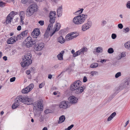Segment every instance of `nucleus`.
Instances as JSON below:
<instances>
[{"instance_id":"21","label":"nucleus","mask_w":130,"mask_h":130,"mask_svg":"<svg viewBox=\"0 0 130 130\" xmlns=\"http://www.w3.org/2000/svg\"><path fill=\"white\" fill-rule=\"evenodd\" d=\"M124 84L127 88H129L128 87V85L129 84H130V78L126 79L124 81Z\"/></svg>"},{"instance_id":"43","label":"nucleus","mask_w":130,"mask_h":130,"mask_svg":"<svg viewBox=\"0 0 130 130\" xmlns=\"http://www.w3.org/2000/svg\"><path fill=\"white\" fill-rule=\"evenodd\" d=\"M118 28L120 29H121L123 28V25L122 24L120 23L118 24Z\"/></svg>"},{"instance_id":"25","label":"nucleus","mask_w":130,"mask_h":130,"mask_svg":"<svg viewBox=\"0 0 130 130\" xmlns=\"http://www.w3.org/2000/svg\"><path fill=\"white\" fill-rule=\"evenodd\" d=\"M19 13L21 19L22 20L23 19V18H24L25 15V12L23 11H21Z\"/></svg>"},{"instance_id":"41","label":"nucleus","mask_w":130,"mask_h":130,"mask_svg":"<svg viewBox=\"0 0 130 130\" xmlns=\"http://www.w3.org/2000/svg\"><path fill=\"white\" fill-rule=\"evenodd\" d=\"M29 0H21V2L23 4H25L27 3Z\"/></svg>"},{"instance_id":"53","label":"nucleus","mask_w":130,"mask_h":130,"mask_svg":"<svg viewBox=\"0 0 130 130\" xmlns=\"http://www.w3.org/2000/svg\"><path fill=\"white\" fill-rule=\"evenodd\" d=\"M28 32V31L27 30H25L24 31L22 32V33L26 35L27 34Z\"/></svg>"},{"instance_id":"59","label":"nucleus","mask_w":130,"mask_h":130,"mask_svg":"<svg viewBox=\"0 0 130 130\" xmlns=\"http://www.w3.org/2000/svg\"><path fill=\"white\" fill-rule=\"evenodd\" d=\"M30 73V71L29 70H28L26 71V74L27 75H29Z\"/></svg>"},{"instance_id":"33","label":"nucleus","mask_w":130,"mask_h":130,"mask_svg":"<svg viewBox=\"0 0 130 130\" xmlns=\"http://www.w3.org/2000/svg\"><path fill=\"white\" fill-rule=\"evenodd\" d=\"M121 75V72H118L115 75V77L116 78H118Z\"/></svg>"},{"instance_id":"54","label":"nucleus","mask_w":130,"mask_h":130,"mask_svg":"<svg viewBox=\"0 0 130 130\" xmlns=\"http://www.w3.org/2000/svg\"><path fill=\"white\" fill-rule=\"evenodd\" d=\"M3 58L5 61H6L7 60V57L6 56H4L3 57Z\"/></svg>"},{"instance_id":"14","label":"nucleus","mask_w":130,"mask_h":130,"mask_svg":"<svg viewBox=\"0 0 130 130\" xmlns=\"http://www.w3.org/2000/svg\"><path fill=\"white\" fill-rule=\"evenodd\" d=\"M40 30L39 29H37L34 30L31 33V36L32 37L34 38L35 39H37V38L39 34Z\"/></svg>"},{"instance_id":"13","label":"nucleus","mask_w":130,"mask_h":130,"mask_svg":"<svg viewBox=\"0 0 130 130\" xmlns=\"http://www.w3.org/2000/svg\"><path fill=\"white\" fill-rule=\"evenodd\" d=\"M69 102L66 101H63L61 102L59 105V106L60 108H63V109H66L68 108V104Z\"/></svg>"},{"instance_id":"56","label":"nucleus","mask_w":130,"mask_h":130,"mask_svg":"<svg viewBox=\"0 0 130 130\" xmlns=\"http://www.w3.org/2000/svg\"><path fill=\"white\" fill-rule=\"evenodd\" d=\"M44 120V118L43 117H40V121L41 122L43 121Z\"/></svg>"},{"instance_id":"51","label":"nucleus","mask_w":130,"mask_h":130,"mask_svg":"<svg viewBox=\"0 0 130 130\" xmlns=\"http://www.w3.org/2000/svg\"><path fill=\"white\" fill-rule=\"evenodd\" d=\"M44 86V85L43 83H41L39 85V87L40 88H41L42 87Z\"/></svg>"},{"instance_id":"62","label":"nucleus","mask_w":130,"mask_h":130,"mask_svg":"<svg viewBox=\"0 0 130 130\" xmlns=\"http://www.w3.org/2000/svg\"><path fill=\"white\" fill-rule=\"evenodd\" d=\"M54 67L55 69H56L59 67V65L58 64L56 65H55Z\"/></svg>"},{"instance_id":"47","label":"nucleus","mask_w":130,"mask_h":130,"mask_svg":"<svg viewBox=\"0 0 130 130\" xmlns=\"http://www.w3.org/2000/svg\"><path fill=\"white\" fill-rule=\"evenodd\" d=\"M62 6H61L59 7L57 9V11H62Z\"/></svg>"},{"instance_id":"64","label":"nucleus","mask_w":130,"mask_h":130,"mask_svg":"<svg viewBox=\"0 0 130 130\" xmlns=\"http://www.w3.org/2000/svg\"><path fill=\"white\" fill-rule=\"evenodd\" d=\"M42 130H47V129L46 127H44L42 129Z\"/></svg>"},{"instance_id":"23","label":"nucleus","mask_w":130,"mask_h":130,"mask_svg":"<svg viewBox=\"0 0 130 130\" xmlns=\"http://www.w3.org/2000/svg\"><path fill=\"white\" fill-rule=\"evenodd\" d=\"M13 18L10 16L8 15L6 18V22L7 24H8L9 23H10L11 22V20H12Z\"/></svg>"},{"instance_id":"40","label":"nucleus","mask_w":130,"mask_h":130,"mask_svg":"<svg viewBox=\"0 0 130 130\" xmlns=\"http://www.w3.org/2000/svg\"><path fill=\"white\" fill-rule=\"evenodd\" d=\"M57 14L58 17H60L61 15L62 11H57Z\"/></svg>"},{"instance_id":"17","label":"nucleus","mask_w":130,"mask_h":130,"mask_svg":"<svg viewBox=\"0 0 130 130\" xmlns=\"http://www.w3.org/2000/svg\"><path fill=\"white\" fill-rule=\"evenodd\" d=\"M15 37L13 36L8 39L7 41V43L9 44H12L16 42Z\"/></svg>"},{"instance_id":"32","label":"nucleus","mask_w":130,"mask_h":130,"mask_svg":"<svg viewBox=\"0 0 130 130\" xmlns=\"http://www.w3.org/2000/svg\"><path fill=\"white\" fill-rule=\"evenodd\" d=\"M21 38H23L20 34L18 35L16 37H15V38L16 40H17L18 39H21Z\"/></svg>"},{"instance_id":"3","label":"nucleus","mask_w":130,"mask_h":130,"mask_svg":"<svg viewBox=\"0 0 130 130\" xmlns=\"http://www.w3.org/2000/svg\"><path fill=\"white\" fill-rule=\"evenodd\" d=\"M31 55L30 54L25 55L22 58V62L21 63L22 67H24L29 66L31 63Z\"/></svg>"},{"instance_id":"9","label":"nucleus","mask_w":130,"mask_h":130,"mask_svg":"<svg viewBox=\"0 0 130 130\" xmlns=\"http://www.w3.org/2000/svg\"><path fill=\"white\" fill-rule=\"evenodd\" d=\"M56 12L55 11H51L49 13V17L50 18V24H53L54 23L55 21Z\"/></svg>"},{"instance_id":"22","label":"nucleus","mask_w":130,"mask_h":130,"mask_svg":"<svg viewBox=\"0 0 130 130\" xmlns=\"http://www.w3.org/2000/svg\"><path fill=\"white\" fill-rule=\"evenodd\" d=\"M30 91L27 87L22 90V92L23 93H27Z\"/></svg>"},{"instance_id":"29","label":"nucleus","mask_w":130,"mask_h":130,"mask_svg":"<svg viewBox=\"0 0 130 130\" xmlns=\"http://www.w3.org/2000/svg\"><path fill=\"white\" fill-rule=\"evenodd\" d=\"M126 56V52H122L121 54V57H120L119 59H120L121 58L125 57Z\"/></svg>"},{"instance_id":"16","label":"nucleus","mask_w":130,"mask_h":130,"mask_svg":"<svg viewBox=\"0 0 130 130\" xmlns=\"http://www.w3.org/2000/svg\"><path fill=\"white\" fill-rule=\"evenodd\" d=\"M85 89L84 87L83 88L81 86L80 87L75 90V93L76 94L81 93L84 91Z\"/></svg>"},{"instance_id":"5","label":"nucleus","mask_w":130,"mask_h":130,"mask_svg":"<svg viewBox=\"0 0 130 130\" xmlns=\"http://www.w3.org/2000/svg\"><path fill=\"white\" fill-rule=\"evenodd\" d=\"M38 6L35 4H32L29 5L27 8L26 14L27 17L32 15L34 13L37 11Z\"/></svg>"},{"instance_id":"4","label":"nucleus","mask_w":130,"mask_h":130,"mask_svg":"<svg viewBox=\"0 0 130 130\" xmlns=\"http://www.w3.org/2000/svg\"><path fill=\"white\" fill-rule=\"evenodd\" d=\"M87 17V15L86 14H81L74 17L73 20V21L75 24H81L84 22Z\"/></svg>"},{"instance_id":"35","label":"nucleus","mask_w":130,"mask_h":130,"mask_svg":"<svg viewBox=\"0 0 130 130\" xmlns=\"http://www.w3.org/2000/svg\"><path fill=\"white\" fill-rule=\"evenodd\" d=\"M74 125L72 124L69 126L67 128H66L65 130H70L74 126Z\"/></svg>"},{"instance_id":"52","label":"nucleus","mask_w":130,"mask_h":130,"mask_svg":"<svg viewBox=\"0 0 130 130\" xmlns=\"http://www.w3.org/2000/svg\"><path fill=\"white\" fill-rule=\"evenodd\" d=\"M21 29V26H19L17 27V29L18 30H20Z\"/></svg>"},{"instance_id":"12","label":"nucleus","mask_w":130,"mask_h":130,"mask_svg":"<svg viewBox=\"0 0 130 130\" xmlns=\"http://www.w3.org/2000/svg\"><path fill=\"white\" fill-rule=\"evenodd\" d=\"M44 44L42 42L40 43L34 45V49L37 51H40L42 50L44 47Z\"/></svg>"},{"instance_id":"31","label":"nucleus","mask_w":130,"mask_h":130,"mask_svg":"<svg viewBox=\"0 0 130 130\" xmlns=\"http://www.w3.org/2000/svg\"><path fill=\"white\" fill-rule=\"evenodd\" d=\"M107 52L109 54H112L114 52V50L113 48H110L108 49Z\"/></svg>"},{"instance_id":"36","label":"nucleus","mask_w":130,"mask_h":130,"mask_svg":"<svg viewBox=\"0 0 130 130\" xmlns=\"http://www.w3.org/2000/svg\"><path fill=\"white\" fill-rule=\"evenodd\" d=\"M13 12H14L13 11H11L10 13L8 15L9 16H10V17H11L12 18H13L14 16V14Z\"/></svg>"},{"instance_id":"46","label":"nucleus","mask_w":130,"mask_h":130,"mask_svg":"<svg viewBox=\"0 0 130 130\" xmlns=\"http://www.w3.org/2000/svg\"><path fill=\"white\" fill-rule=\"evenodd\" d=\"M87 81V78L86 76H85L83 78V82L84 83L86 82Z\"/></svg>"},{"instance_id":"11","label":"nucleus","mask_w":130,"mask_h":130,"mask_svg":"<svg viewBox=\"0 0 130 130\" xmlns=\"http://www.w3.org/2000/svg\"><path fill=\"white\" fill-rule=\"evenodd\" d=\"M87 48L84 47L81 48L80 50L77 51L73 55V56L75 57L80 55V54H84V52L87 51Z\"/></svg>"},{"instance_id":"6","label":"nucleus","mask_w":130,"mask_h":130,"mask_svg":"<svg viewBox=\"0 0 130 130\" xmlns=\"http://www.w3.org/2000/svg\"><path fill=\"white\" fill-rule=\"evenodd\" d=\"M25 41L26 42L25 44L26 47L29 48L35 44L38 41V40L37 39L32 40L31 37H29L25 39Z\"/></svg>"},{"instance_id":"50","label":"nucleus","mask_w":130,"mask_h":130,"mask_svg":"<svg viewBox=\"0 0 130 130\" xmlns=\"http://www.w3.org/2000/svg\"><path fill=\"white\" fill-rule=\"evenodd\" d=\"M123 29H124L125 30V31L126 32H128L129 31V28L128 27H127L124 29V28H123Z\"/></svg>"},{"instance_id":"37","label":"nucleus","mask_w":130,"mask_h":130,"mask_svg":"<svg viewBox=\"0 0 130 130\" xmlns=\"http://www.w3.org/2000/svg\"><path fill=\"white\" fill-rule=\"evenodd\" d=\"M83 10L84 9L83 8H82L79 10H78L76 12V13L77 14H80L82 13Z\"/></svg>"},{"instance_id":"34","label":"nucleus","mask_w":130,"mask_h":130,"mask_svg":"<svg viewBox=\"0 0 130 130\" xmlns=\"http://www.w3.org/2000/svg\"><path fill=\"white\" fill-rule=\"evenodd\" d=\"M96 72L94 71H91V72L90 74H89L90 77L91 78L92 77V76L94 75L95 73Z\"/></svg>"},{"instance_id":"20","label":"nucleus","mask_w":130,"mask_h":130,"mask_svg":"<svg viewBox=\"0 0 130 130\" xmlns=\"http://www.w3.org/2000/svg\"><path fill=\"white\" fill-rule=\"evenodd\" d=\"M58 42L62 44L65 41V40L63 38L62 36H60L57 39Z\"/></svg>"},{"instance_id":"57","label":"nucleus","mask_w":130,"mask_h":130,"mask_svg":"<svg viewBox=\"0 0 130 130\" xmlns=\"http://www.w3.org/2000/svg\"><path fill=\"white\" fill-rule=\"evenodd\" d=\"M106 60H105V59H103V60H101V61H100V62L101 63H103V62H106Z\"/></svg>"},{"instance_id":"2","label":"nucleus","mask_w":130,"mask_h":130,"mask_svg":"<svg viewBox=\"0 0 130 130\" xmlns=\"http://www.w3.org/2000/svg\"><path fill=\"white\" fill-rule=\"evenodd\" d=\"M53 25V24H50L48 25L47 29L44 35L45 38H47L50 35V37H52L56 31H58L59 29L61 27V25L60 23H57L54 26V28L55 30H53L52 32L50 35V31L52 29Z\"/></svg>"},{"instance_id":"27","label":"nucleus","mask_w":130,"mask_h":130,"mask_svg":"<svg viewBox=\"0 0 130 130\" xmlns=\"http://www.w3.org/2000/svg\"><path fill=\"white\" fill-rule=\"evenodd\" d=\"M127 88V87L124 85V84L123 83L120 85L118 89L119 90H121L123 89V88Z\"/></svg>"},{"instance_id":"60","label":"nucleus","mask_w":130,"mask_h":130,"mask_svg":"<svg viewBox=\"0 0 130 130\" xmlns=\"http://www.w3.org/2000/svg\"><path fill=\"white\" fill-rule=\"evenodd\" d=\"M45 112L46 113H49L48 109H46L45 111Z\"/></svg>"},{"instance_id":"7","label":"nucleus","mask_w":130,"mask_h":130,"mask_svg":"<svg viewBox=\"0 0 130 130\" xmlns=\"http://www.w3.org/2000/svg\"><path fill=\"white\" fill-rule=\"evenodd\" d=\"M82 82L79 80H76L70 86V89L72 91L75 90L77 88L81 86Z\"/></svg>"},{"instance_id":"38","label":"nucleus","mask_w":130,"mask_h":130,"mask_svg":"<svg viewBox=\"0 0 130 130\" xmlns=\"http://www.w3.org/2000/svg\"><path fill=\"white\" fill-rule=\"evenodd\" d=\"M126 6L127 8L130 9V1L127 2L126 4Z\"/></svg>"},{"instance_id":"18","label":"nucleus","mask_w":130,"mask_h":130,"mask_svg":"<svg viewBox=\"0 0 130 130\" xmlns=\"http://www.w3.org/2000/svg\"><path fill=\"white\" fill-rule=\"evenodd\" d=\"M64 53V51H62L60 53L58 54L57 56V57L59 60H62L63 59V54Z\"/></svg>"},{"instance_id":"1","label":"nucleus","mask_w":130,"mask_h":130,"mask_svg":"<svg viewBox=\"0 0 130 130\" xmlns=\"http://www.w3.org/2000/svg\"><path fill=\"white\" fill-rule=\"evenodd\" d=\"M32 99L31 98H29L28 97L20 95L18 96L16 98L14 103L12 106V109H15L16 108L20 105V102H22L24 104L29 105L33 104L34 106L33 109L34 116H36V113L38 112V110L41 111L43 108V105L42 104L43 101L42 100H40L38 102H35L32 104L33 102Z\"/></svg>"},{"instance_id":"42","label":"nucleus","mask_w":130,"mask_h":130,"mask_svg":"<svg viewBox=\"0 0 130 130\" xmlns=\"http://www.w3.org/2000/svg\"><path fill=\"white\" fill-rule=\"evenodd\" d=\"M38 23L40 24L41 26H42L44 24V21H43L41 20L38 22Z\"/></svg>"},{"instance_id":"15","label":"nucleus","mask_w":130,"mask_h":130,"mask_svg":"<svg viewBox=\"0 0 130 130\" xmlns=\"http://www.w3.org/2000/svg\"><path fill=\"white\" fill-rule=\"evenodd\" d=\"M69 99L71 103L72 104H75L77 103L78 99L74 96L70 97Z\"/></svg>"},{"instance_id":"55","label":"nucleus","mask_w":130,"mask_h":130,"mask_svg":"<svg viewBox=\"0 0 130 130\" xmlns=\"http://www.w3.org/2000/svg\"><path fill=\"white\" fill-rule=\"evenodd\" d=\"M20 34L21 35V36H22V37L23 38V37L24 36H26V35H25V34H23V33H22V32H21Z\"/></svg>"},{"instance_id":"63","label":"nucleus","mask_w":130,"mask_h":130,"mask_svg":"<svg viewBox=\"0 0 130 130\" xmlns=\"http://www.w3.org/2000/svg\"><path fill=\"white\" fill-rule=\"evenodd\" d=\"M71 53L73 55L75 53V51L74 50H72L71 51Z\"/></svg>"},{"instance_id":"19","label":"nucleus","mask_w":130,"mask_h":130,"mask_svg":"<svg viewBox=\"0 0 130 130\" xmlns=\"http://www.w3.org/2000/svg\"><path fill=\"white\" fill-rule=\"evenodd\" d=\"M65 117L64 115H62L59 118V120L58 121V123L60 124L63 122L65 120Z\"/></svg>"},{"instance_id":"48","label":"nucleus","mask_w":130,"mask_h":130,"mask_svg":"<svg viewBox=\"0 0 130 130\" xmlns=\"http://www.w3.org/2000/svg\"><path fill=\"white\" fill-rule=\"evenodd\" d=\"M5 3L3 2H0V7L3 6H5Z\"/></svg>"},{"instance_id":"49","label":"nucleus","mask_w":130,"mask_h":130,"mask_svg":"<svg viewBox=\"0 0 130 130\" xmlns=\"http://www.w3.org/2000/svg\"><path fill=\"white\" fill-rule=\"evenodd\" d=\"M113 118L111 116H110L107 119V121H111Z\"/></svg>"},{"instance_id":"45","label":"nucleus","mask_w":130,"mask_h":130,"mask_svg":"<svg viewBox=\"0 0 130 130\" xmlns=\"http://www.w3.org/2000/svg\"><path fill=\"white\" fill-rule=\"evenodd\" d=\"M15 79V77H13L10 79V81L11 82H14Z\"/></svg>"},{"instance_id":"58","label":"nucleus","mask_w":130,"mask_h":130,"mask_svg":"<svg viewBox=\"0 0 130 130\" xmlns=\"http://www.w3.org/2000/svg\"><path fill=\"white\" fill-rule=\"evenodd\" d=\"M52 76L51 74H50L48 75V78L51 79L52 78Z\"/></svg>"},{"instance_id":"39","label":"nucleus","mask_w":130,"mask_h":130,"mask_svg":"<svg viewBox=\"0 0 130 130\" xmlns=\"http://www.w3.org/2000/svg\"><path fill=\"white\" fill-rule=\"evenodd\" d=\"M117 37L116 35L115 34H112L111 35V38L113 39H115Z\"/></svg>"},{"instance_id":"8","label":"nucleus","mask_w":130,"mask_h":130,"mask_svg":"<svg viewBox=\"0 0 130 130\" xmlns=\"http://www.w3.org/2000/svg\"><path fill=\"white\" fill-rule=\"evenodd\" d=\"M76 32H72L67 35L65 37V41H69L77 37L78 36V34L76 33L74 35V34H76Z\"/></svg>"},{"instance_id":"24","label":"nucleus","mask_w":130,"mask_h":130,"mask_svg":"<svg viewBox=\"0 0 130 130\" xmlns=\"http://www.w3.org/2000/svg\"><path fill=\"white\" fill-rule=\"evenodd\" d=\"M124 46L126 48L130 50V41H129L125 43Z\"/></svg>"},{"instance_id":"61","label":"nucleus","mask_w":130,"mask_h":130,"mask_svg":"<svg viewBox=\"0 0 130 130\" xmlns=\"http://www.w3.org/2000/svg\"><path fill=\"white\" fill-rule=\"evenodd\" d=\"M106 22L105 21H103V26H104V25L106 24Z\"/></svg>"},{"instance_id":"26","label":"nucleus","mask_w":130,"mask_h":130,"mask_svg":"<svg viewBox=\"0 0 130 130\" xmlns=\"http://www.w3.org/2000/svg\"><path fill=\"white\" fill-rule=\"evenodd\" d=\"M103 51V48L101 47H98L96 49V52L98 53H101Z\"/></svg>"},{"instance_id":"30","label":"nucleus","mask_w":130,"mask_h":130,"mask_svg":"<svg viewBox=\"0 0 130 130\" xmlns=\"http://www.w3.org/2000/svg\"><path fill=\"white\" fill-rule=\"evenodd\" d=\"M27 87H28V89H30V90L31 91L33 88L34 87V84H31Z\"/></svg>"},{"instance_id":"10","label":"nucleus","mask_w":130,"mask_h":130,"mask_svg":"<svg viewBox=\"0 0 130 130\" xmlns=\"http://www.w3.org/2000/svg\"><path fill=\"white\" fill-rule=\"evenodd\" d=\"M92 23L91 21H88L87 23L84 24L82 27V30L85 31L89 29L91 26Z\"/></svg>"},{"instance_id":"28","label":"nucleus","mask_w":130,"mask_h":130,"mask_svg":"<svg viewBox=\"0 0 130 130\" xmlns=\"http://www.w3.org/2000/svg\"><path fill=\"white\" fill-rule=\"evenodd\" d=\"M98 64L97 63H94L91 65V67L92 68H96L98 66Z\"/></svg>"},{"instance_id":"44","label":"nucleus","mask_w":130,"mask_h":130,"mask_svg":"<svg viewBox=\"0 0 130 130\" xmlns=\"http://www.w3.org/2000/svg\"><path fill=\"white\" fill-rule=\"evenodd\" d=\"M116 115V113L115 112H114L112 113L110 115L113 118Z\"/></svg>"}]
</instances>
